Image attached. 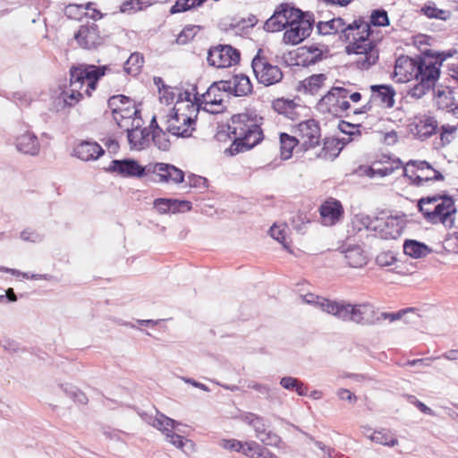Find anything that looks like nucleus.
I'll list each match as a JSON object with an SVG mask.
<instances>
[{
  "mask_svg": "<svg viewBox=\"0 0 458 458\" xmlns=\"http://www.w3.org/2000/svg\"><path fill=\"white\" fill-rule=\"evenodd\" d=\"M131 98L123 96V95H115L108 99V107L112 111L113 116L115 114H119L120 110L126 106V104L131 100Z\"/></svg>",
  "mask_w": 458,
  "mask_h": 458,
  "instance_id": "nucleus-48",
  "label": "nucleus"
},
{
  "mask_svg": "<svg viewBox=\"0 0 458 458\" xmlns=\"http://www.w3.org/2000/svg\"><path fill=\"white\" fill-rule=\"evenodd\" d=\"M406 311L398 310L397 312H380L377 309L376 317L378 318L376 325H380L384 320H387L389 323H394L397 320H401L405 316Z\"/></svg>",
  "mask_w": 458,
  "mask_h": 458,
  "instance_id": "nucleus-52",
  "label": "nucleus"
},
{
  "mask_svg": "<svg viewBox=\"0 0 458 458\" xmlns=\"http://www.w3.org/2000/svg\"><path fill=\"white\" fill-rule=\"evenodd\" d=\"M396 168H399V165H394L389 161L384 163L380 161L374 162L369 167V175L372 177H384L392 174Z\"/></svg>",
  "mask_w": 458,
  "mask_h": 458,
  "instance_id": "nucleus-42",
  "label": "nucleus"
},
{
  "mask_svg": "<svg viewBox=\"0 0 458 458\" xmlns=\"http://www.w3.org/2000/svg\"><path fill=\"white\" fill-rule=\"evenodd\" d=\"M108 171L115 173L123 177H142L148 171V166L140 165L134 159L113 160L109 165Z\"/></svg>",
  "mask_w": 458,
  "mask_h": 458,
  "instance_id": "nucleus-19",
  "label": "nucleus"
},
{
  "mask_svg": "<svg viewBox=\"0 0 458 458\" xmlns=\"http://www.w3.org/2000/svg\"><path fill=\"white\" fill-rule=\"evenodd\" d=\"M287 230V225L285 224L276 225L275 224L271 226L269 232L272 238L281 242L284 249L288 250V245L285 239V233Z\"/></svg>",
  "mask_w": 458,
  "mask_h": 458,
  "instance_id": "nucleus-49",
  "label": "nucleus"
},
{
  "mask_svg": "<svg viewBox=\"0 0 458 458\" xmlns=\"http://www.w3.org/2000/svg\"><path fill=\"white\" fill-rule=\"evenodd\" d=\"M418 56L411 58L406 55L398 57L394 65V76L397 81L405 82L415 79Z\"/></svg>",
  "mask_w": 458,
  "mask_h": 458,
  "instance_id": "nucleus-23",
  "label": "nucleus"
},
{
  "mask_svg": "<svg viewBox=\"0 0 458 458\" xmlns=\"http://www.w3.org/2000/svg\"><path fill=\"white\" fill-rule=\"evenodd\" d=\"M248 388L253 389L265 396H268L271 392V388L269 387V386L265 384H259L254 381H250L248 383Z\"/></svg>",
  "mask_w": 458,
  "mask_h": 458,
  "instance_id": "nucleus-59",
  "label": "nucleus"
},
{
  "mask_svg": "<svg viewBox=\"0 0 458 458\" xmlns=\"http://www.w3.org/2000/svg\"><path fill=\"white\" fill-rule=\"evenodd\" d=\"M403 174L412 184L422 186L429 181H443V174L423 160H410L403 167Z\"/></svg>",
  "mask_w": 458,
  "mask_h": 458,
  "instance_id": "nucleus-11",
  "label": "nucleus"
},
{
  "mask_svg": "<svg viewBox=\"0 0 458 458\" xmlns=\"http://www.w3.org/2000/svg\"><path fill=\"white\" fill-rule=\"evenodd\" d=\"M243 444L244 443L236 439H223L220 445L225 449L242 453Z\"/></svg>",
  "mask_w": 458,
  "mask_h": 458,
  "instance_id": "nucleus-56",
  "label": "nucleus"
},
{
  "mask_svg": "<svg viewBox=\"0 0 458 458\" xmlns=\"http://www.w3.org/2000/svg\"><path fill=\"white\" fill-rule=\"evenodd\" d=\"M242 454L250 458H276L274 454L255 441L244 442Z\"/></svg>",
  "mask_w": 458,
  "mask_h": 458,
  "instance_id": "nucleus-38",
  "label": "nucleus"
},
{
  "mask_svg": "<svg viewBox=\"0 0 458 458\" xmlns=\"http://www.w3.org/2000/svg\"><path fill=\"white\" fill-rule=\"evenodd\" d=\"M251 67L259 83L265 86L276 84L283 79L281 69L277 65L271 64L259 54L252 59Z\"/></svg>",
  "mask_w": 458,
  "mask_h": 458,
  "instance_id": "nucleus-13",
  "label": "nucleus"
},
{
  "mask_svg": "<svg viewBox=\"0 0 458 458\" xmlns=\"http://www.w3.org/2000/svg\"><path fill=\"white\" fill-rule=\"evenodd\" d=\"M139 111L135 106V102L131 99L126 106L123 107L119 114H115L113 118L120 128L128 129L136 124V120H141L138 117Z\"/></svg>",
  "mask_w": 458,
  "mask_h": 458,
  "instance_id": "nucleus-28",
  "label": "nucleus"
},
{
  "mask_svg": "<svg viewBox=\"0 0 458 458\" xmlns=\"http://www.w3.org/2000/svg\"><path fill=\"white\" fill-rule=\"evenodd\" d=\"M188 183L190 187L206 189L208 188V180L205 177L191 174L188 176Z\"/></svg>",
  "mask_w": 458,
  "mask_h": 458,
  "instance_id": "nucleus-57",
  "label": "nucleus"
},
{
  "mask_svg": "<svg viewBox=\"0 0 458 458\" xmlns=\"http://www.w3.org/2000/svg\"><path fill=\"white\" fill-rule=\"evenodd\" d=\"M319 212L322 224L327 226H331L341 220L344 208L339 200L329 199L320 206Z\"/></svg>",
  "mask_w": 458,
  "mask_h": 458,
  "instance_id": "nucleus-24",
  "label": "nucleus"
},
{
  "mask_svg": "<svg viewBox=\"0 0 458 458\" xmlns=\"http://www.w3.org/2000/svg\"><path fill=\"white\" fill-rule=\"evenodd\" d=\"M417 208L424 220L431 225L441 224L446 228L454 225L457 208L454 199L446 194H435L420 198Z\"/></svg>",
  "mask_w": 458,
  "mask_h": 458,
  "instance_id": "nucleus-5",
  "label": "nucleus"
},
{
  "mask_svg": "<svg viewBox=\"0 0 458 458\" xmlns=\"http://www.w3.org/2000/svg\"><path fill=\"white\" fill-rule=\"evenodd\" d=\"M191 112H185L181 104L174 106L170 112L159 117L165 130L176 137H190L195 130L196 117L199 108L196 105L188 104Z\"/></svg>",
  "mask_w": 458,
  "mask_h": 458,
  "instance_id": "nucleus-7",
  "label": "nucleus"
},
{
  "mask_svg": "<svg viewBox=\"0 0 458 458\" xmlns=\"http://www.w3.org/2000/svg\"><path fill=\"white\" fill-rule=\"evenodd\" d=\"M303 302L313 305L323 312L333 315L344 322H353L362 326H374L378 318L377 309L369 302L352 304L344 301H333L309 293L301 295Z\"/></svg>",
  "mask_w": 458,
  "mask_h": 458,
  "instance_id": "nucleus-2",
  "label": "nucleus"
},
{
  "mask_svg": "<svg viewBox=\"0 0 458 458\" xmlns=\"http://www.w3.org/2000/svg\"><path fill=\"white\" fill-rule=\"evenodd\" d=\"M20 237L24 242H29L32 243L40 242L43 241V235L40 234L38 232L33 229H24L21 234Z\"/></svg>",
  "mask_w": 458,
  "mask_h": 458,
  "instance_id": "nucleus-54",
  "label": "nucleus"
},
{
  "mask_svg": "<svg viewBox=\"0 0 458 458\" xmlns=\"http://www.w3.org/2000/svg\"><path fill=\"white\" fill-rule=\"evenodd\" d=\"M422 12L428 18H441V14L444 13L442 10H439L433 6H425L422 8Z\"/></svg>",
  "mask_w": 458,
  "mask_h": 458,
  "instance_id": "nucleus-64",
  "label": "nucleus"
},
{
  "mask_svg": "<svg viewBox=\"0 0 458 458\" xmlns=\"http://www.w3.org/2000/svg\"><path fill=\"white\" fill-rule=\"evenodd\" d=\"M371 99L379 101L385 107L391 108L394 105L395 90L387 85H371Z\"/></svg>",
  "mask_w": 458,
  "mask_h": 458,
  "instance_id": "nucleus-30",
  "label": "nucleus"
},
{
  "mask_svg": "<svg viewBox=\"0 0 458 458\" xmlns=\"http://www.w3.org/2000/svg\"><path fill=\"white\" fill-rule=\"evenodd\" d=\"M73 38L80 47L87 50L97 49L105 42V38L100 34L98 26L95 23L80 26Z\"/></svg>",
  "mask_w": 458,
  "mask_h": 458,
  "instance_id": "nucleus-18",
  "label": "nucleus"
},
{
  "mask_svg": "<svg viewBox=\"0 0 458 458\" xmlns=\"http://www.w3.org/2000/svg\"><path fill=\"white\" fill-rule=\"evenodd\" d=\"M230 86L226 81H220L211 84L200 97L198 93L194 99L199 103L198 108L210 114H221L225 108V99L229 98Z\"/></svg>",
  "mask_w": 458,
  "mask_h": 458,
  "instance_id": "nucleus-9",
  "label": "nucleus"
},
{
  "mask_svg": "<svg viewBox=\"0 0 458 458\" xmlns=\"http://www.w3.org/2000/svg\"><path fill=\"white\" fill-rule=\"evenodd\" d=\"M206 0H177L171 7L170 13H182L200 6Z\"/></svg>",
  "mask_w": 458,
  "mask_h": 458,
  "instance_id": "nucleus-47",
  "label": "nucleus"
},
{
  "mask_svg": "<svg viewBox=\"0 0 458 458\" xmlns=\"http://www.w3.org/2000/svg\"><path fill=\"white\" fill-rule=\"evenodd\" d=\"M327 51V47L320 44L301 47L296 52L297 64L302 66L313 65L324 58Z\"/></svg>",
  "mask_w": 458,
  "mask_h": 458,
  "instance_id": "nucleus-20",
  "label": "nucleus"
},
{
  "mask_svg": "<svg viewBox=\"0 0 458 458\" xmlns=\"http://www.w3.org/2000/svg\"><path fill=\"white\" fill-rule=\"evenodd\" d=\"M302 12L290 6L288 4H280L273 15L265 22L264 29L269 32L280 31L289 27L296 19L301 17Z\"/></svg>",
  "mask_w": 458,
  "mask_h": 458,
  "instance_id": "nucleus-14",
  "label": "nucleus"
},
{
  "mask_svg": "<svg viewBox=\"0 0 458 458\" xmlns=\"http://www.w3.org/2000/svg\"><path fill=\"white\" fill-rule=\"evenodd\" d=\"M230 86V91L237 97L247 96L252 90L249 77L244 74H236L231 80L225 81Z\"/></svg>",
  "mask_w": 458,
  "mask_h": 458,
  "instance_id": "nucleus-33",
  "label": "nucleus"
},
{
  "mask_svg": "<svg viewBox=\"0 0 458 458\" xmlns=\"http://www.w3.org/2000/svg\"><path fill=\"white\" fill-rule=\"evenodd\" d=\"M366 437L370 441L388 447H393L398 445V439L390 430L380 428L374 430L371 434H366Z\"/></svg>",
  "mask_w": 458,
  "mask_h": 458,
  "instance_id": "nucleus-36",
  "label": "nucleus"
},
{
  "mask_svg": "<svg viewBox=\"0 0 458 458\" xmlns=\"http://www.w3.org/2000/svg\"><path fill=\"white\" fill-rule=\"evenodd\" d=\"M107 66L81 64L70 69V83L61 92L65 105L72 106L84 96H91L96 89L98 81L106 74Z\"/></svg>",
  "mask_w": 458,
  "mask_h": 458,
  "instance_id": "nucleus-4",
  "label": "nucleus"
},
{
  "mask_svg": "<svg viewBox=\"0 0 458 458\" xmlns=\"http://www.w3.org/2000/svg\"><path fill=\"white\" fill-rule=\"evenodd\" d=\"M401 311H406L405 316L401 319L405 324L415 325L420 321V315L412 308H407L401 310Z\"/></svg>",
  "mask_w": 458,
  "mask_h": 458,
  "instance_id": "nucleus-58",
  "label": "nucleus"
},
{
  "mask_svg": "<svg viewBox=\"0 0 458 458\" xmlns=\"http://www.w3.org/2000/svg\"><path fill=\"white\" fill-rule=\"evenodd\" d=\"M148 172L159 176L160 182L180 183L183 182L184 173L178 167L165 164L157 163L148 165Z\"/></svg>",
  "mask_w": 458,
  "mask_h": 458,
  "instance_id": "nucleus-22",
  "label": "nucleus"
},
{
  "mask_svg": "<svg viewBox=\"0 0 458 458\" xmlns=\"http://www.w3.org/2000/svg\"><path fill=\"white\" fill-rule=\"evenodd\" d=\"M280 386L286 390H295L300 396L307 395V386L296 377H284L280 379Z\"/></svg>",
  "mask_w": 458,
  "mask_h": 458,
  "instance_id": "nucleus-44",
  "label": "nucleus"
},
{
  "mask_svg": "<svg viewBox=\"0 0 458 458\" xmlns=\"http://www.w3.org/2000/svg\"><path fill=\"white\" fill-rule=\"evenodd\" d=\"M143 420L148 425L161 431L165 436L167 442L179 449H183L187 445H192L189 439H185L179 433L182 432L180 428L182 424L165 414L157 411L155 415L143 414L141 415Z\"/></svg>",
  "mask_w": 458,
  "mask_h": 458,
  "instance_id": "nucleus-8",
  "label": "nucleus"
},
{
  "mask_svg": "<svg viewBox=\"0 0 458 458\" xmlns=\"http://www.w3.org/2000/svg\"><path fill=\"white\" fill-rule=\"evenodd\" d=\"M144 63L143 55L138 52L132 53L124 64V71L131 75L140 72Z\"/></svg>",
  "mask_w": 458,
  "mask_h": 458,
  "instance_id": "nucleus-46",
  "label": "nucleus"
},
{
  "mask_svg": "<svg viewBox=\"0 0 458 458\" xmlns=\"http://www.w3.org/2000/svg\"><path fill=\"white\" fill-rule=\"evenodd\" d=\"M195 94L196 93L192 94L189 90L178 92L177 93V101L175 103V106L182 103V105L183 106V110L191 112V106H189L188 104L199 105V103L194 99Z\"/></svg>",
  "mask_w": 458,
  "mask_h": 458,
  "instance_id": "nucleus-50",
  "label": "nucleus"
},
{
  "mask_svg": "<svg viewBox=\"0 0 458 458\" xmlns=\"http://www.w3.org/2000/svg\"><path fill=\"white\" fill-rule=\"evenodd\" d=\"M207 60L216 68H227L239 63L240 52L230 45H217L208 50Z\"/></svg>",
  "mask_w": 458,
  "mask_h": 458,
  "instance_id": "nucleus-16",
  "label": "nucleus"
},
{
  "mask_svg": "<svg viewBox=\"0 0 458 458\" xmlns=\"http://www.w3.org/2000/svg\"><path fill=\"white\" fill-rule=\"evenodd\" d=\"M336 394L339 399L345 400L350 403H355L357 402V396L346 388H340Z\"/></svg>",
  "mask_w": 458,
  "mask_h": 458,
  "instance_id": "nucleus-60",
  "label": "nucleus"
},
{
  "mask_svg": "<svg viewBox=\"0 0 458 458\" xmlns=\"http://www.w3.org/2000/svg\"><path fill=\"white\" fill-rule=\"evenodd\" d=\"M375 227L376 235L385 240L398 238L403 230L402 222L393 216H388L386 219L377 218Z\"/></svg>",
  "mask_w": 458,
  "mask_h": 458,
  "instance_id": "nucleus-21",
  "label": "nucleus"
},
{
  "mask_svg": "<svg viewBox=\"0 0 458 458\" xmlns=\"http://www.w3.org/2000/svg\"><path fill=\"white\" fill-rule=\"evenodd\" d=\"M403 251L413 259H420L426 257L431 250L428 246L418 241L406 240L403 243Z\"/></svg>",
  "mask_w": 458,
  "mask_h": 458,
  "instance_id": "nucleus-37",
  "label": "nucleus"
},
{
  "mask_svg": "<svg viewBox=\"0 0 458 458\" xmlns=\"http://www.w3.org/2000/svg\"><path fill=\"white\" fill-rule=\"evenodd\" d=\"M148 4V0H127L121 5V12H137L142 10Z\"/></svg>",
  "mask_w": 458,
  "mask_h": 458,
  "instance_id": "nucleus-53",
  "label": "nucleus"
},
{
  "mask_svg": "<svg viewBox=\"0 0 458 458\" xmlns=\"http://www.w3.org/2000/svg\"><path fill=\"white\" fill-rule=\"evenodd\" d=\"M396 261L394 256L390 252H382L376 258V263L380 267L392 266Z\"/></svg>",
  "mask_w": 458,
  "mask_h": 458,
  "instance_id": "nucleus-55",
  "label": "nucleus"
},
{
  "mask_svg": "<svg viewBox=\"0 0 458 458\" xmlns=\"http://www.w3.org/2000/svg\"><path fill=\"white\" fill-rule=\"evenodd\" d=\"M241 420L252 427L255 431V437L264 445L276 446L280 443V437L267 429V426L262 417L251 412H245L241 415Z\"/></svg>",
  "mask_w": 458,
  "mask_h": 458,
  "instance_id": "nucleus-17",
  "label": "nucleus"
},
{
  "mask_svg": "<svg viewBox=\"0 0 458 458\" xmlns=\"http://www.w3.org/2000/svg\"><path fill=\"white\" fill-rule=\"evenodd\" d=\"M293 132L296 134L300 146L304 151L314 148L320 142V126L318 122L314 119L299 123L293 128Z\"/></svg>",
  "mask_w": 458,
  "mask_h": 458,
  "instance_id": "nucleus-12",
  "label": "nucleus"
},
{
  "mask_svg": "<svg viewBox=\"0 0 458 458\" xmlns=\"http://www.w3.org/2000/svg\"><path fill=\"white\" fill-rule=\"evenodd\" d=\"M262 117L252 114H234L228 125L229 137L233 142L228 148L231 155L245 152L257 146L263 140Z\"/></svg>",
  "mask_w": 458,
  "mask_h": 458,
  "instance_id": "nucleus-3",
  "label": "nucleus"
},
{
  "mask_svg": "<svg viewBox=\"0 0 458 458\" xmlns=\"http://www.w3.org/2000/svg\"><path fill=\"white\" fill-rule=\"evenodd\" d=\"M377 217H371L369 215L360 213L354 216L352 219V226L357 231L366 230H376L375 223Z\"/></svg>",
  "mask_w": 458,
  "mask_h": 458,
  "instance_id": "nucleus-45",
  "label": "nucleus"
},
{
  "mask_svg": "<svg viewBox=\"0 0 458 458\" xmlns=\"http://www.w3.org/2000/svg\"><path fill=\"white\" fill-rule=\"evenodd\" d=\"M309 222H310V220L307 219L306 216H303L301 214L295 216L293 218V225L299 232H301L303 229L305 224H308Z\"/></svg>",
  "mask_w": 458,
  "mask_h": 458,
  "instance_id": "nucleus-63",
  "label": "nucleus"
},
{
  "mask_svg": "<svg viewBox=\"0 0 458 458\" xmlns=\"http://www.w3.org/2000/svg\"><path fill=\"white\" fill-rule=\"evenodd\" d=\"M153 208L158 214L164 215L169 212L178 213L190 211L192 208L191 203L187 200H178L174 199L159 198L153 201Z\"/></svg>",
  "mask_w": 458,
  "mask_h": 458,
  "instance_id": "nucleus-25",
  "label": "nucleus"
},
{
  "mask_svg": "<svg viewBox=\"0 0 458 458\" xmlns=\"http://www.w3.org/2000/svg\"><path fill=\"white\" fill-rule=\"evenodd\" d=\"M349 90L342 87H333L317 104V109L323 114L335 116L342 115L350 108L348 102Z\"/></svg>",
  "mask_w": 458,
  "mask_h": 458,
  "instance_id": "nucleus-10",
  "label": "nucleus"
},
{
  "mask_svg": "<svg viewBox=\"0 0 458 458\" xmlns=\"http://www.w3.org/2000/svg\"><path fill=\"white\" fill-rule=\"evenodd\" d=\"M160 101L165 102L166 105L172 103L175 98L176 93L174 89L172 88H165L163 89V92H160Z\"/></svg>",
  "mask_w": 458,
  "mask_h": 458,
  "instance_id": "nucleus-62",
  "label": "nucleus"
},
{
  "mask_svg": "<svg viewBox=\"0 0 458 458\" xmlns=\"http://www.w3.org/2000/svg\"><path fill=\"white\" fill-rule=\"evenodd\" d=\"M317 30L321 35L341 33V38L349 41L346 47L348 54L356 55L355 64L360 70H368L378 60V50L376 43L369 38L371 30L369 24L362 19L354 20L346 24L338 17L327 21H319Z\"/></svg>",
  "mask_w": 458,
  "mask_h": 458,
  "instance_id": "nucleus-1",
  "label": "nucleus"
},
{
  "mask_svg": "<svg viewBox=\"0 0 458 458\" xmlns=\"http://www.w3.org/2000/svg\"><path fill=\"white\" fill-rule=\"evenodd\" d=\"M314 19L309 13H301L284 33L283 40L288 45H298L308 38L313 28Z\"/></svg>",
  "mask_w": 458,
  "mask_h": 458,
  "instance_id": "nucleus-15",
  "label": "nucleus"
},
{
  "mask_svg": "<svg viewBox=\"0 0 458 458\" xmlns=\"http://www.w3.org/2000/svg\"><path fill=\"white\" fill-rule=\"evenodd\" d=\"M344 253L348 265L352 267H361L367 264V256L358 245L348 246Z\"/></svg>",
  "mask_w": 458,
  "mask_h": 458,
  "instance_id": "nucleus-35",
  "label": "nucleus"
},
{
  "mask_svg": "<svg viewBox=\"0 0 458 458\" xmlns=\"http://www.w3.org/2000/svg\"><path fill=\"white\" fill-rule=\"evenodd\" d=\"M16 148L20 152L36 156L39 152L40 144L36 135L27 131L17 138Z\"/></svg>",
  "mask_w": 458,
  "mask_h": 458,
  "instance_id": "nucleus-31",
  "label": "nucleus"
},
{
  "mask_svg": "<svg viewBox=\"0 0 458 458\" xmlns=\"http://www.w3.org/2000/svg\"><path fill=\"white\" fill-rule=\"evenodd\" d=\"M343 149L342 143L336 139H326L323 147L316 154V157L324 160H334Z\"/></svg>",
  "mask_w": 458,
  "mask_h": 458,
  "instance_id": "nucleus-34",
  "label": "nucleus"
},
{
  "mask_svg": "<svg viewBox=\"0 0 458 458\" xmlns=\"http://www.w3.org/2000/svg\"><path fill=\"white\" fill-rule=\"evenodd\" d=\"M273 109L279 114L287 117L290 120H296L299 116V110L301 106L295 104L293 100L286 98H277L272 102Z\"/></svg>",
  "mask_w": 458,
  "mask_h": 458,
  "instance_id": "nucleus-32",
  "label": "nucleus"
},
{
  "mask_svg": "<svg viewBox=\"0 0 458 458\" xmlns=\"http://www.w3.org/2000/svg\"><path fill=\"white\" fill-rule=\"evenodd\" d=\"M280 150H281V157L283 159H289L293 155V148L300 145V141L297 139L296 134L289 135L287 133L282 132L280 133Z\"/></svg>",
  "mask_w": 458,
  "mask_h": 458,
  "instance_id": "nucleus-39",
  "label": "nucleus"
},
{
  "mask_svg": "<svg viewBox=\"0 0 458 458\" xmlns=\"http://www.w3.org/2000/svg\"><path fill=\"white\" fill-rule=\"evenodd\" d=\"M435 93V98L437 105L441 109H447L453 106L456 107V104L454 103V98L453 96V92L448 89H437Z\"/></svg>",
  "mask_w": 458,
  "mask_h": 458,
  "instance_id": "nucleus-41",
  "label": "nucleus"
},
{
  "mask_svg": "<svg viewBox=\"0 0 458 458\" xmlns=\"http://www.w3.org/2000/svg\"><path fill=\"white\" fill-rule=\"evenodd\" d=\"M150 125L153 127L156 126V130L153 131L152 135V140L154 144L160 149V150H167L170 147V140H168L166 136V132L164 131L165 128L161 124L159 126L157 122L156 116H154L151 120Z\"/></svg>",
  "mask_w": 458,
  "mask_h": 458,
  "instance_id": "nucleus-40",
  "label": "nucleus"
},
{
  "mask_svg": "<svg viewBox=\"0 0 458 458\" xmlns=\"http://www.w3.org/2000/svg\"><path fill=\"white\" fill-rule=\"evenodd\" d=\"M74 156L82 161H94L104 155L105 150L95 141H81L73 149Z\"/></svg>",
  "mask_w": 458,
  "mask_h": 458,
  "instance_id": "nucleus-26",
  "label": "nucleus"
},
{
  "mask_svg": "<svg viewBox=\"0 0 458 458\" xmlns=\"http://www.w3.org/2000/svg\"><path fill=\"white\" fill-rule=\"evenodd\" d=\"M141 120H136V124L125 129L127 138L131 148L142 149L148 143L149 132L148 129H141Z\"/></svg>",
  "mask_w": 458,
  "mask_h": 458,
  "instance_id": "nucleus-27",
  "label": "nucleus"
},
{
  "mask_svg": "<svg viewBox=\"0 0 458 458\" xmlns=\"http://www.w3.org/2000/svg\"><path fill=\"white\" fill-rule=\"evenodd\" d=\"M437 122L434 117L427 116L420 119L416 124L418 133L425 138H428L436 132Z\"/></svg>",
  "mask_w": 458,
  "mask_h": 458,
  "instance_id": "nucleus-43",
  "label": "nucleus"
},
{
  "mask_svg": "<svg viewBox=\"0 0 458 458\" xmlns=\"http://www.w3.org/2000/svg\"><path fill=\"white\" fill-rule=\"evenodd\" d=\"M369 24V22H367ZM389 24L387 13L385 10H374L370 15V25L385 27Z\"/></svg>",
  "mask_w": 458,
  "mask_h": 458,
  "instance_id": "nucleus-51",
  "label": "nucleus"
},
{
  "mask_svg": "<svg viewBox=\"0 0 458 458\" xmlns=\"http://www.w3.org/2000/svg\"><path fill=\"white\" fill-rule=\"evenodd\" d=\"M7 271L11 272L12 275H14V276L21 275L26 279H34V280L45 279V280H48L49 277H50L48 275H39V274H31V275H30L29 273H21V272H20L18 270H15V269H7Z\"/></svg>",
  "mask_w": 458,
  "mask_h": 458,
  "instance_id": "nucleus-61",
  "label": "nucleus"
},
{
  "mask_svg": "<svg viewBox=\"0 0 458 458\" xmlns=\"http://www.w3.org/2000/svg\"><path fill=\"white\" fill-rule=\"evenodd\" d=\"M327 81L326 74H313L300 82L299 90L305 94L317 95L326 88Z\"/></svg>",
  "mask_w": 458,
  "mask_h": 458,
  "instance_id": "nucleus-29",
  "label": "nucleus"
},
{
  "mask_svg": "<svg viewBox=\"0 0 458 458\" xmlns=\"http://www.w3.org/2000/svg\"><path fill=\"white\" fill-rule=\"evenodd\" d=\"M443 60L433 55L418 56L416 84L408 91V96L414 99H420L428 92L434 90L440 77V68Z\"/></svg>",
  "mask_w": 458,
  "mask_h": 458,
  "instance_id": "nucleus-6",
  "label": "nucleus"
}]
</instances>
